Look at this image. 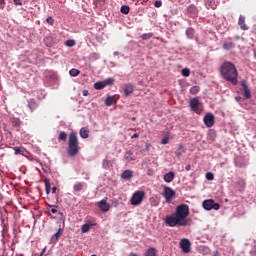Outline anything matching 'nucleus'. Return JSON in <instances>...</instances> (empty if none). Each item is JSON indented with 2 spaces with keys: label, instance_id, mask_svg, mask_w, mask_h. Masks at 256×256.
<instances>
[{
  "label": "nucleus",
  "instance_id": "obj_1",
  "mask_svg": "<svg viewBox=\"0 0 256 256\" xmlns=\"http://www.w3.org/2000/svg\"><path fill=\"white\" fill-rule=\"evenodd\" d=\"M189 205L181 204L176 207V212L166 216L165 223L169 227H187L189 225Z\"/></svg>",
  "mask_w": 256,
  "mask_h": 256
},
{
  "label": "nucleus",
  "instance_id": "obj_2",
  "mask_svg": "<svg viewBox=\"0 0 256 256\" xmlns=\"http://www.w3.org/2000/svg\"><path fill=\"white\" fill-rule=\"evenodd\" d=\"M80 150L81 147H79V138L77 137V132H70L68 138L67 154L69 157H77Z\"/></svg>",
  "mask_w": 256,
  "mask_h": 256
},
{
  "label": "nucleus",
  "instance_id": "obj_3",
  "mask_svg": "<svg viewBox=\"0 0 256 256\" xmlns=\"http://www.w3.org/2000/svg\"><path fill=\"white\" fill-rule=\"evenodd\" d=\"M237 75V68L235 67V64L225 62V80L232 83V85H237V83H239Z\"/></svg>",
  "mask_w": 256,
  "mask_h": 256
},
{
  "label": "nucleus",
  "instance_id": "obj_4",
  "mask_svg": "<svg viewBox=\"0 0 256 256\" xmlns=\"http://www.w3.org/2000/svg\"><path fill=\"white\" fill-rule=\"evenodd\" d=\"M143 199H145V191L138 190L134 192L130 199L131 205H141L143 203Z\"/></svg>",
  "mask_w": 256,
  "mask_h": 256
},
{
  "label": "nucleus",
  "instance_id": "obj_5",
  "mask_svg": "<svg viewBox=\"0 0 256 256\" xmlns=\"http://www.w3.org/2000/svg\"><path fill=\"white\" fill-rule=\"evenodd\" d=\"M190 108L194 113H197V115L203 113V105L201 104V101H199V98L190 99Z\"/></svg>",
  "mask_w": 256,
  "mask_h": 256
},
{
  "label": "nucleus",
  "instance_id": "obj_6",
  "mask_svg": "<svg viewBox=\"0 0 256 256\" xmlns=\"http://www.w3.org/2000/svg\"><path fill=\"white\" fill-rule=\"evenodd\" d=\"M113 83H115V79L107 78L104 81L96 82L94 84V89H96V91H101V89H105V87H109V86L113 85Z\"/></svg>",
  "mask_w": 256,
  "mask_h": 256
},
{
  "label": "nucleus",
  "instance_id": "obj_7",
  "mask_svg": "<svg viewBox=\"0 0 256 256\" xmlns=\"http://www.w3.org/2000/svg\"><path fill=\"white\" fill-rule=\"evenodd\" d=\"M175 195H177V192H175V190H173V188H171L169 186L164 187L163 197H165L166 203H171V201H173V197H175Z\"/></svg>",
  "mask_w": 256,
  "mask_h": 256
},
{
  "label": "nucleus",
  "instance_id": "obj_8",
  "mask_svg": "<svg viewBox=\"0 0 256 256\" xmlns=\"http://www.w3.org/2000/svg\"><path fill=\"white\" fill-rule=\"evenodd\" d=\"M202 206L203 208L206 210V211H211V209H214L215 211L219 210V207H221L219 205V203H215V201L213 199H208V200H205L203 203H202Z\"/></svg>",
  "mask_w": 256,
  "mask_h": 256
},
{
  "label": "nucleus",
  "instance_id": "obj_9",
  "mask_svg": "<svg viewBox=\"0 0 256 256\" xmlns=\"http://www.w3.org/2000/svg\"><path fill=\"white\" fill-rule=\"evenodd\" d=\"M180 249H182L183 253H191V241L187 238H183L180 241Z\"/></svg>",
  "mask_w": 256,
  "mask_h": 256
},
{
  "label": "nucleus",
  "instance_id": "obj_10",
  "mask_svg": "<svg viewBox=\"0 0 256 256\" xmlns=\"http://www.w3.org/2000/svg\"><path fill=\"white\" fill-rule=\"evenodd\" d=\"M203 121L206 127H213V125H215V115H213V113H207Z\"/></svg>",
  "mask_w": 256,
  "mask_h": 256
},
{
  "label": "nucleus",
  "instance_id": "obj_11",
  "mask_svg": "<svg viewBox=\"0 0 256 256\" xmlns=\"http://www.w3.org/2000/svg\"><path fill=\"white\" fill-rule=\"evenodd\" d=\"M98 207L102 211V213H107L111 209V205L107 203V198L98 202Z\"/></svg>",
  "mask_w": 256,
  "mask_h": 256
},
{
  "label": "nucleus",
  "instance_id": "obj_12",
  "mask_svg": "<svg viewBox=\"0 0 256 256\" xmlns=\"http://www.w3.org/2000/svg\"><path fill=\"white\" fill-rule=\"evenodd\" d=\"M241 87L244 91V97L246 99H251V90L249 89V86L247 85V80H242L241 81Z\"/></svg>",
  "mask_w": 256,
  "mask_h": 256
},
{
  "label": "nucleus",
  "instance_id": "obj_13",
  "mask_svg": "<svg viewBox=\"0 0 256 256\" xmlns=\"http://www.w3.org/2000/svg\"><path fill=\"white\" fill-rule=\"evenodd\" d=\"M10 122L12 127H14L16 131H19V129H21V125H23V122L19 118H12Z\"/></svg>",
  "mask_w": 256,
  "mask_h": 256
},
{
  "label": "nucleus",
  "instance_id": "obj_14",
  "mask_svg": "<svg viewBox=\"0 0 256 256\" xmlns=\"http://www.w3.org/2000/svg\"><path fill=\"white\" fill-rule=\"evenodd\" d=\"M27 103H28V109H30L31 113H33V111H35L37 107H39V104H37V101L33 98L29 99Z\"/></svg>",
  "mask_w": 256,
  "mask_h": 256
},
{
  "label": "nucleus",
  "instance_id": "obj_15",
  "mask_svg": "<svg viewBox=\"0 0 256 256\" xmlns=\"http://www.w3.org/2000/svg\"><path fill=\"white\" fill-rule=\"evenodd\" d=\"M238 25H239L240 29H242V31H249V27L247 26V24H245V16L241 15L239 17Z\"/></svg>",
  "mask_w": 256,
  "mask_h": 256
},
{
  "label": "nucleus",
  "instance_id": "obj_16",
  "mask_svg": "<svg viewBox=\"0 0 256 256\" xmlns=\"http://www.w3.org/2000/svg\"><path fill=\"white\" fill-rule=\"evenodd\" d=\"M135 91V86L133 84H126L124 87V95L125 97H129Z\"/></svg>",
  "mask_w": 256,
  "mask_h": 256
},
{
  "label": "nucleus",
  "instance_id": "obj_17",
  "mask_svg": "<svg viewBox=\"0 0 256 256\" xmlns=\"http://www.w3.org/2000/svg\"><path fill=\"white\" fill-rule=\"evenodd\" d=\"M84 188H85V183L76 182L73 186V191H74V193H79V192L83 191Z\"/></svg>",
  "mask_w": 256,
  "mask_h": 256
},
{
  "label": "nucleus",
  "instance_id": "obj_18",
  "mask_svg": "<svg viewBox=\"0 0 256 256\" xmlns=\"http://www.w3.org/2000/svg\"><path fill=\"white\" fill-rule=\"evenodd\" d=\"M63 235V228H59L57 233H55L52 238L51 241L52 243H57V241H59L60 237Z\"/></svg>",
  "mask_w": 256,
  "mask_h": 256
},
{
  "label": "nucleus",
  "instance_id": "obj_19",
  "mask_svg": "<svg viewBox=\"0 0 256 256\" xmlns=\"http://www.w3.org/2000/svg\"><path fill=\"white\" fill-rule=\"evenodd\" d=\"M121 177L125 179L126 181H129L133 179V171L131 170H125L122 174Z\"/></svg>",
  "mask_w": 256,
  "mask_h": 256
},
{
  "label": "nucleus",
  "instance_id": "obj_20",
  "mask_svg": "<svg viewBox=\"0 0 256 256\" xmlns=\"http://www.w3.org/2000/svg\"><path fill=\"white\" fill-rule=\"evenodd\" d=\"M117 103V100H115V96H108L105 99V105L107 107H111V105H115Z\"/></svg>",
  "mask_w": 256,
  "mask_h": 256
},
{
  "label": "nucleus",
  "instance_id": "obj_21",
  "mask_svg": "<svg viewBox=\"0 0 256 256\" xmlns=\"http://www.w3.org/2000/svg\"><path fill=\"white\" fill-rule=\"evenodd\" d=\"M80 137H82V139L89 138V128L88 127H82L80 129Z\"/></svg>",
  "mask_w": 256,
  "mask_h": 256
},
{
  "label": "nucleus",
  "instance_id": "obj_22",
  "mask_svg": "<svg viewBox=\"0 0 256 256\" xmlns=\"http://www.w3.org/2000/svg\"><path fill=\"white\" fill-rule=\"evenodd\" d=\"M175 179V173L174 172H168L164 175V181L166 183H171Z\"/></svg>",
  "mask_w": 256,
  "mask_h": 256
},
{
  "label": "nucleus",
  "instance_id": "obj_23",
  "mask_svg": "<svg viewBox=\"0 0 256 256\" xmlns=\"http://www.w3.org/2000/svg\"><path fill=\"white\" fill-rule=\"evenodd\" d=\"M14 155H25L27 153V150L25 147H14Z\"/></svg>",
  "mask_w": 256,
  "mask_h": 256
},
{
  "label": "nucleus",
  "instance_id": "obj_24",
  "mask_svg": "<svg viewBox=\"0 0 256 256\" xmlns=\"http://www.w3.org/2000/svg\"><path fill=\"white\" fill-rule=\"evenodd\" d=\"M124 159L125 161H127V163H131V161H135V158H133V152H131V150L127 151L124 155Z\"/></svg>",
  "mask_w": 256,
  "mask_h": 256
},
{
  "label": "nucleus",
  "instance_id": "obj_25",
  "mask_svg": "<svg viewBox=\"0 0 256 256\" xmlns=\"http://www.w3.org/2000/svg\"><path fill=\"white\" fill-rule=\"evenodd\" d=\"M144 256H157V249L153 247L147 249Z\"/></svg>",
  "mask_w": 256,
  "mask_h": 256
},
{
  "label": "nucleus",
  "instance_id": "obj_26",
  "mask_svg": "<svg viewBox=\"0 0 256 256\" xmlns=\"http://www.w3.org/2000/svg\"><path fill=\"white\" fill-rule=\"evenodd\" d=\"M187 11H188V13H190V15H196L197 14V6L191 4L190 6H188Z\"/></svg>",
  "mask_w": 256,
  "mask_h": 256
},
{
  "label": "nucleus",
  "instance_id": "obj_27",
  "mask_svg": "<svg viewBox=\"0 0 256 256\" xmlns=\"http://www.w3.org/2000/svg\"><path fill=\"white\" fill-rule=\"evenodd\" d=\"M58 141L60 143H61V141H63V143H65L67 141V133L65 131H62V132L59 133Z\"/></svg>",
  "mask_w": 256,
  "mask_h": 256
},
{
  "label": "nucleus",
  "instance_id": "obj_28",
  "mask_svg": "<svg viewBox=\"0 0 256 256\" xmlns=\"http://www.w3.org/2000/svg\"><path fill=\"white\" fill-rule=\"evenodd\" d=\"M186 35L189 39H193L195 37V30L193 28H187Z\"/></svg>",
  "mask_w": 256,
  "mask_h": 256
},
{
  "label": "nucleus",
  "instance_id": "obj_29",
  "mask_svg": "<svg viewBox=\"0 0 256 256\" xmlns=\"http://www.w3.org/2000/svg\"><path fill=\"white\" fill-rule=\"evenodd\" d=\"M89 59L91 61H97L98 59H101V55H99L97 52H93L90 54Z\"/></svg>",
  "mask_w": 256,
  "mask_h": 256
},
{
  "label": "nucleus",
  "instance_id": "obj_30",
  "mask_svg": "<svg viewBox=\"0 0 256 256\" xmlns=\"http://www.w3.org/2000/svg\"><path fill=\"white\" fill-rule=\"evenodd\" d=\"M44 183H45L46 193L47 195H49V193H51V182L49 181V179H45Z\"/></svg>",
  "mask_w": 256,
  "mask_h": 256
},
{
  "label": "nucleus",
  "instance_id": "obj_31",
  "mask_svg": "<svg viewBox=\"0 0 256 256\" xmlns=\"http://www.w3.org/2000/svg\"><path fill=\"white\" fill-rule=\"evenodd\" d=\"M130 8L127 5H123L120 8V12L123 13V15H129Z\"/></svg>",
  "mask_w": 256,
  "mask_h": 256
},
{
  "label": "nucleus",
  "instance_id": "obj_32",
  "mask_svg": "<svg viewBox=\"0 0 256 256\" xmlns=\"http://www.w3.org/2000/svg\"><path fill=\"white\" fill-rule=\"evenodd\" d=\"M91 229V225H89V224H84V225H82V227H81V231H82V233H89V230Z\"/></svg>",
  "mask_w": 256,
  "mask_h": 256
},
{
  "label": "nucleus",
  "instance_id": "obj_33",
  "mask_svg": "<svg viewBox=\"0 0 256 256\" xmlns=\"http://www.w3.org/2000/svg\"><path fill=\"white\" fill-rule=\"evenodd\" d=\"M199 91H200L199 86H193L192 88H190L191 95H197V93H199Z\"/></svg>",
  "mask_w": 256,
  "mask_h": 256
},
{
  "label": "nucleus",
  "instance_id": "obj_34",
  "mask_svg": "<svg viewBox=\"0 0 256 256\" xmlns=\"http://www.w3.org/2000/svg\"><path fill=\"white\" fill-rule=\"evenodd\" d=\"M71 77H77V75H79V73H81V71L75 69V68H72L70 71H69Z\"/></svg>",
  "mask_w": 256,
  "mask_h": 256
},
{
  "label": "nucleus",
  "instance_id": "obj_35",
  "mask_svg": "<svg viewBox=\"0 0 256 256\" xmlns=\"http://www.w3.org/2000/svg\"><path fill=\"white\" fill-rule=\"evenodd\" d=\"M151 37H153V33H146V34H142L141 39H143L144 41H147L151 39Z\"/></svg>",
  "mask_w": 256,
  "mask_h": 256
},
{
  "label": "nucleus",
  "instance_id": "obj_36",
  "mask_svg": "<svg viewBox=\"0 0 256 256\" xmlns=\"http://www.w3.org/2000/svg\"><path fill=\"white\" fill-rule=\"evenodd\" d=\"M182 75L183 77H189L191 75V71L187 68L182 69Z\"/></svg>",
  "mask_w": 256,
  "mask_h": 256
},
{
  "label": "nucleus",
  "instance_id": "obj_37",
  "mask_svg": "<svg viewBox=\"0 0 256 256\" xmlns=\"http://www.w3.org/2000/svg\"><path fill=\"white\" fill-rule=\"evenodd\" d=\"M65 45L67 47H75V40H67Z\"/></svg>",
  "mask_w": 256,
  "mask_h": 256
},
{
  "label": "nucleus",
  "instance_id": "obj_38",
  "mask_svg": "<svg viewBox=\"0 0 256 256\" xmlns=\"http://www.w3.org/2000/svg\"><path fill=\"white\" fill-rule=\"evenodd\" d=\"M214 178H215V176L213 175V173H211V172L206 173V179L208 181H213Z\"/></svg>",
  "mask_w": 256,
  "mask_h": 256
},
{
  "label": "nucleus",
  "instance_id": "obj_39",
  "mask_svg": "<svg viewBox=\"0 0 256 256\" xmlns=\"http://www.w3.org/2000/svg\"><path fill=\"white\" fill-rule=\"evenodd\" d=\"M162 145H167V143H169V136H165L162 141H161Z\"/></svg>",
  "mask_w": 256,
  "mask_h": 256
},
{
  "label": "nucleus",
  "instance_id": "obj_40",
  "mask_svg": "<svg viewBox=\"0 0 256 256\" xmlns=\"http://www.w3.org/2000/svg\"><path fill=\"white\" fill-rule=\"evenodd\" d=\"M161 5H163V2H161L160 0H156V1L154 2V7L159 8V7H161Z\"/></svg>",
  "mask_w": 256,
  "mask_h": 256
},
{
  "label": "nucleus",
  "instance_id": "obj_41",
  "mask_svg": "<svg viewBox=\"0 0 256 256\" xmlns=\"http://www.w3.org/2000/svg\"><path fill=\"white\" fill-rule=\"evenodd\" d=\"M221 75L223 78H225V63L221 65Z\"/></svg>",
  "mask_w": 256,
  "mask_h": 256
},
{
  "label": "nucleus",
  "instance_id": "obj_42",
  "mask_svg": "<svg viewBox=\"0 0 256 256\" xmlns=\"http://www.w3.org/2000/svg\"><path fill=\"white\" fill-rule=\"evenodd\" d=\"M46 23H48L49 25H53V23H54V21H53V17H48L47 19H46Z\"/></svg>",
  "mask_w": 256,
  "mask_h": 256
},
{
  "label": "nucleus",
  "instance_id": "obj_43",
  "mask_svg": "<svg viewBox=\"0 0 256 256\" xmlns=\"http://www.w3.org/2000/svg\"><path fill=\"white\" fill-rule=\"evenodd\" d=\"M183 153H185V150L176 151V157H181V155H183Z\"/></svg>",
  "mask_w": 256,
  "mask_h": 256
},
{
  "label": "nucleus",
  "instance_id": "obj_44",
  "mask_svg": "<svg viewBox=\"0 0 256 256\" xmlns=\"http://www.w3.org/2000/svg\"><path fill=\"white\" fill-rule=\"evenodd\" d=\"M109 166V160L105 159L103 160V167H108Z\"/></svg>",
  "mask_w": 256,
  "mask_h": 256
},
{
  "label": "nucleus",
  "instance_id": "obj_45",
  "mask_svg": "<svg viewBox=\"0 0 256 256\" xmlns=\"http://www.w3.org/2000/svg\"><path fill=\"white\" fill-rule=\"evenodd\" d=\"M15 5H23L21 0H13Z\"/></svg>",
  "mask_w": 256,
  "mask_h": 256
},
{
  "label": "nucleus",
  "instance_id": "obj_46",
  "mask_svg": "<svg viewBox=\"0 0 256 256\" xmlns=\"http://www.w3.org/2000/svg\"><path fill=\"white\" fill-rule=\"evenodd\" d=\"M82 95H83V97H87V95H89V91L88 90H83Z\"/></svg>",
  "mask_w": 256,
  "mask_h": 256
},
{
  "label": "nucleus",
  "instance_id": "obj_47",
  "mask_svg": "<svg viewBox=\"0 0 256 256\" xmlns=\"http://www.w3.org/2000/svg\"><path fill=\"white\" fill-rule=\"evenodd\" d=\"M5 6V0H0V9H3Z\"/></svg>",
  "mask_w": 256,
  "mask_h": 256
},
{
  "label": "nucleus",
  "instance_id": "obj_48",
  "mask_svg": "<svg viewBox=\"0 0 256 256\" xmlns=\"http://www.w3.org/2000/svg\"><path fill=\"white\" fill-rule=\"evenodd\" d=\"M235 45H233V43L230 44H226V49H231V47H234Z\"/></svg>",
  "mask_w": 256,
  "mask_h": 256
},
{
  "label": "nucleus",
  "instance_id": "obj_49",
  "mask_svg": "<svg viewBox=\"0 0 256 256\" xmlns=\"http://www.w3.org/2000/svg\"><path fill=\"white\" fill-rule=\"evenodd\" d=\"M50 191H52V193H54V194L57 193V187H55V186L52 187V188L50 189Z\"/></svg>",
  "mask_w": 256,
  "mask_h": 256
},
{
  "label": "nucleus",
  "instance_id": "obj_50",
  "mask_svg": "<svg viewBox=\"0 0 256 256\" xmlns=\"http://www.w3.org/2000/svg\"><path fill=\"white\" fill-rule=\"evenodd\" d=\"M139 137V133H135L134 135L131 136V139H137Z\"/></svg>",
  "mask_w": 256,
  "mask_h": 256
},
{
  "label": "nucleus",
  "instance_id": "obj_51",
  "mask_svg": "<svg viewBox=\"0 0 256 256\" xmlns=\"http://www.w3.org/2000/svg\"><path fill=\"white\" fill-rule=\"evenodd\" d=\"M185 170H186V171H191V164H188V165L185 167Z\"/></svg>",
  "mask_w": 256,
  "mask_h": 256
},
{
  "label": "nucleus",
  "instance_id": "obj_52",
  "mask_svg": "<svg viewBox=\"0 0 256 256\" xmlns=\"http://www.w3.org/2000/svg\"><path fill=\"white\" fill-rule=\"evenodd\" d=\"M50 211H51V213H53V215H55V213H57V209H55V208H52Z\"/></svg>",
  "mask_w": 256,
  "mask_h": 256
},
{
  "label": "nucleus",
  "instance_id": "obj_53",
  "mask_svg": "<svg viewBox=\"0 0 256 256\" xmlns=\"http://www.w3.org/2000/svg\"><path fill=\"white\" fill-rule=\"evenodd\" d=\"M254 59H256V49L253 50Z\"/></svg>",
  "mask_w": 256,
  "mask_h": 256
},
{
  "label": "nucleus",
  "instance_id": "obj_54",
  "mask_svg": "<svg viewBox=\"0 0 256 256\" xmlns=\"http://www.w3.org/2000/svg\"><path fill=\"white\" fill-rule=\"evenodd\" d=\"M113 55H114L115 57H117V55H119V52L115 51V52H113Z\"/></svg>",
  "mask_w": 256,
  "mask_h": 256
},
{
  "label": "nucleus",
  "instance_id": "obj_55",
  "mask_svg": "<svg viewBox=\"0 0 256 256\" xmlns=\"http://www.w3.org/2000/svg\"><path fill=\"white\" fill-rule=\"evenodd\" d=\"M129 256H139V255H137L136 253H130Z\"/></svg>",
  "mask_w": 256,
  "mask_h": 256
},
{
  "label": "nucleus",
  "instance_id": "obj_56",
  "mask_svg": "<svg viewBox=\"0 0 256 256\" xmlns=\"http://www.w3.org/2000/svg\"><path fill=\"white\" fill-rule=\"evenodd\" d=\"M178 148L183 149V144H179Z\"/></svg>",
  "mask_w": 256,
  "mask_h": 256
},
{
  "label": "nucleus",
  "instance_id": "obj_57",
  "mask_svg": "<svg viewBox=\"0 0 256 256\" xmlns=\"http://www.w3.org/2000/svg\"><path fill=\"white\" fill-rule=\"evenodd\" d=\"M43 253H45V248L42 250V252H41L40 256H42V255H43Z\"/></svg>",
  "mask_w": 256,
  "mask_h": 256
},
{
  "label": "nucleus",
  "instance_id": "obj_58",
  "mask_svg": "<svg viewBox=\"0 0 256 256\" xmlns=\"http://www.w3.org/2000/svg\"><path fill=\"white\" fill-rule=\"evenodd\" d=\"M132 121H136V118H135V117H133V118H132Z\"/></svg>",
  "mask_w": 256,
  "mask_h": 256
},
{
  "label": "nucleus",
  "instance_id": "obj_59",
  "mask_svg": "<svg viewBox=\"0 0 256 256\" xmlns=\"http://www.w3.org/2000/svg\"><path fill=\"white\" fill-rule=\"evenodd\" d=\"M227 201H228V200H227V199H225V202H226V203H227Z\"/></svg>",
  "mask_w": 256,
  "mask_h": 256
}]
</instances>
